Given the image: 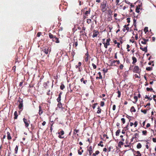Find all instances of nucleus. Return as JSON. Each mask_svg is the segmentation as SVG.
Listing matches in <instances>:
<instances>
[{
  "mask_svg": "<svg viewBox=\"0 0 156 156\" xmlns=\"http://www.w3.org/2000/svg\"><path fill=\"white\" fill-rule=\"evenodd\" d=\"M62 92H61L58 95V97L57 99V102L58 103H59V102H61V95L62 94Z\"/></svg>",
  "mask_w": 156,
  "mask_h": 156,
  "instance_id": "obj_10",
  "label": "nucleus"
},
{
  "mask_svg": "<svg viewBox=\"0 0 156 156\" xmlns=\"http://www.w3.org/2000/svg\"><path fill=\"white\" fill-rule=\"evenodd\" d=\"M18 146L16 145L15 149V153L17 154V151L18 150Z\"/></svg>",
  "mask_w": 156,
  "mask_h": 156,
  "instance_id": "obj_35",
  "label": "nucleus"
},
{
  "mask_svg": "<svg viewBox=\"0 0 156 156\" xmlns=\"http://www.w3.org/2000/svg\"><path fill=\"white\" fill-rule=\"evenodd\" d=\"M58 133V137L60 139H63L64 138V136L63 135H64L65 133L64 131L61 129L59 130Z\"/></svg>",
  "mask_w": 156,
  "mask_h": 156,
  "instance_id": "obj_2",
  "label": "nucleus"
},
{
  "mask_svg": "<svg viewBox=\"0 0 156 156\" xmlns=\"http://www.w3.org/2000/svg\"><path fill=\"white\" fill-rule=\"evenodd\" d=\"M129 123H128V124H127V125L124 127V129H125V130H128V126H129Z\"/></svg>",
  "mask_w": 156,
  "mask_h": 156,
  "instance_id": "obj_48",
  "label": "nucleus"
},
{
  "mask_svg": "<svg viewBox=\"0 0 156 156\" xmlns=\"http://www.w3.org/2000/svg\"><path fill=\"white\" fill-rule=\"evenodd\" d=\"M88 60V57H85V61L86 62H87V61Z\"/></svg>",
  "mask_w": 156,
  "mask_h": 156,
  "instance_id": "obj_62",
  "label": "nucleus"
},
{
  "mask_svg": "<svg viewBox=\"0 0 156 156\" xmlns=\"http://www.w3.org/2000/svg\"><path fill=\"white\" fill-rule=\"evenodd\" d=\"M133 71L136 73H139L140 72L141 70L138 66H135L133 69Z\"/></svg>",
  "mask_w": 156,
  "mask_h": 156,
  "instance_id": "obj_4",
  "label": "nucleus"
},
{
  "mask_svg": "<svg viewBox=\"0 0 156 156\" xmlns=\"http://www.w3.org/2000/svg\"><path fill=\"white\" fill-rule=\"evenodd\" d=\"M79 129H75L74 130L73 133L76 134V133L79 132Z\"/></svg>",
  "mask_w": 156,
  "mask_h": 156,
  "instance_id": "obj_38",
  "label": "nucleus"
},
{
  "mask_svg": "<svg viewBox=\"0 0 156 156\" xmlns=\"http://www.w3.org/2000/svg\"><path fill=\"white\" fill-rule=\"evenodd\" d=\"M41 49H42L41 51L44 52L45 54H48L49 49V47H43L42 48H41Z\"/></svg>",
  "mask_w": 156,
  "mask_h": 156,
  "instance_id": "obj_3",
  "label": "nucleus"
},
{
  "mask_svg": "<svg viewBox=\"0 0 156 156\" xmlns=\"http://www.w3.org/2000/svg\"><path fill=\"white\" fill-rule=\"evenodd\" d=\"M87 22L88 24H89L91 22V20L90 19H88L87 20Z\"/></svg>",
  "mask_w": 156,
  "mask_h": 156,
  "instance_id": "obj_46",
  "label": "nucleus"
},
{
  "mask_svg": "<svg viewBox=\"0 0 156 156\" xmlns=\"http://www.w3.org/2000/svg\"><path fill=\"white\" fill-rule=\"evenodd\" d=\"M124 1L125 2V3H126V4H129V5L130 4L131 7H134V5H133L132 3H131L130 2H129L128 1H127L126 0H124Z\"/></svg>",
  "mask_w": 156,
  "mask_h": 156,
  "instance_id": "obj_18",
  "label": "nucleus"
},
{
  "mask_svg": "<svg viewBox=\"0 0 156 156\" xmlns=\"http://www.w3.org/2000/svg\"><path fill=\"white\" fill-rule=\"evenodd\" d=\"M105 105V103L104 101H101L100 102V105L101 106L103 107Z\"/></svg>",
  "mask_w": 156,
  "mask_h": 156,
  "instance_id": "obj_44",
  "label": "nucleus"
},
{
  "mask_svg": "<svg viewBox=\"0 0 156 156\" xmlns=\"http://www.w3.org/2000/svg\"><path fill=\"white\" fill-rule=\"evenodd\" d=\"M123 67H124V66H123V65H122V64H121L119 66V69H120L122 70L123 69Z\"/></svg>",
  "mask_w": 156,
  "mask_h": 156,
  "instance_id": "obj_42",
  "label": "nucleus"
},
{
  "mask_svg": "<svg viewBox=\"0 0 156 156\" xmlns=\"http://www.w3.org/2000/svg\"><path fill=\"white\" fill-rule=\"evenodd\" d=\"M142 147V145L140 143H138L136 146V147L138 149H140V148Z\"/></svg>",
  "mask_w": 156,
  "mask_h": 156,
  "instance_id": "obj_28",
  "label": "nucleus"
},
{
  "mask_svg": "<svg viewBox=\"0 0 156 156\" xmlns=\"http://www.w3.org/2000/svg\"><path fill=\"white\" fill-rule=\"evenodd\" d=\"M145 98H147L148 100H152V98H150V97H148L147 95H146L145 97Z\"/></svg>",
  "mask_w": 156,
  "mask_h": 156,
  "instance_id": "obj_50",
  "label": "nucleus"
},
{
  "mask_svg": "<svg viewBox=\"0 0 156 156\" xmlns=\"http://www.w3.org/2000/svg\"><path fill=\"white\" fill-rule=\"evenodd\" d=\"M124 143L121 141H120L119 142V144L118 145V146L120 147H121V145H123Z\"/></svg>",
  "mask_w": 156,
  "mask_h": 156,
  "instance_id": "obj_26",
  "label": "nucleus"
},
{
  "mask_svg": "<svg viewBox=\"0 0 156 156\" xmlns=\"http://www.w3.org/2000/svg\"><path fill=\"white\" fill-rule=\"evenodd\" d=\"M60 88L61 90H63L65 88V86L63 83H61V85L60 86Z\"/></svg>",
  "mask_w": 156,
  "mask_h": 156,
  "instance_id": "obj_31",
  "label": "nucleus"
},
{
  "mask_svg": "<svg viewBox=\"0 0 156 156\" xmlns=\"http://www.w3.org/2000/svg\"><path fill=\"white\" fill-rule=\"evenodd\" d=\"M99 34V32L98 31L94 30L93 31V34L92 36L93 38L97 37Z\"/></svg>",
  "mask_w": 156,
  "mask_h": 156,
  "instance_id": "obj_7",
  "label": "nucleus"
},
{
  "mask_svg": "<svg viewBox=\"0 0 156 156\" xmlns=\"http://www.w3.org/2000/svg\"><path fill=\"white\" fill-rule=\"evenodd\" d=\"M138 125V122L137 121H135L134 123V125L135 126V127H136L137 125Z\"/></svg>",
  "mask_w": 156,
  "mask_h": 156,
  "instance_id": "obj_49",
  "label": "nucleus"
},
{
  "mask_svg": "<svg viewBox=\"0 0 156 156\" xmlns=\"http://www.w3.org/2000/svg\"><path fill=\"white\" fill-rule=\"evenodd\" d=\"M89 55L88 54V51L87 52V53L85 54V56L86 57H88L89 56Z\"/></svg>",
  "mask_w": 156,
  "mask_h": 156,
  "instance_id": "obj_57",
  "label": "nucleus"
},
{
  "mask_svg": "<svg viewBox=\"0 0 156 156\" xmlns=\"http://www.w3.org/2000/svg\"><path fill=\"white\" fill-rule=\"evenodd\" d=\"M120 132V129L118 130L116 132L115 135L116 136H119V133Z\"/></svg>",
  "mask_w": 156,
  "mask_h": 156,
  "instance_id": "obj_29",
  "label": "nucleus"
},
{
  "mask_svg": "<svg viewBox=\"0 0 156 156\" xmlns=\"http://www.w3.org/2000/svg\"><path fill=\"white\" fill-rule=\"evenodd\" d=\"M134 154L135 156H141V154L139 151H134Z\"/></svg>",
  "mask_w": 156,
  "mask_h": 156,
  "instance_id": "obj_11",
  "label": "nucleus"
},
{
  "mask_svg": "<svg viewBox=\"0 0 156 156\" xmlns=\"http://www.w3.org/2000/svg\"><path fill=\"white\" fill-rule=\"evenodd\" d=\"M7 139L8 140H10L12 138L11 136L10 135V133L9 132H7Z\"/></svg>",
  "mask_w": 156,
  "mask_h": 156,
  "instance_id": "obj_19",
  "label": "nucleus"
},
{
  "mask_svg": "<svg viewBox=\"0 0 156 156\" xmlns=\"http://www.w3.org/2000/svg\"><path fill=\"white\" fill-rule=\"evenodd\" d=\"M92 66L93 67V68L94 69H96L97 68V66H96L94 64V63H93L92 64Z\"/></svg>",
  "mask_w": 156,
  "mask_h": 156,
  "instance_id": "obj_47",
  "label": "nucleus"
},
{
  "mask_svg": "<svg viewBox=\"0 0 156 156\" xmlns=\"http://www.w3.org/2000/svg\"><path fill=\"white\" fill-rule=\"evenodd\" d=\"M57 106L58 108H61L62 110L64 108L63 107V105L61 103V102H59V103H58V104L57 105Z\"/></svg>",
  "mask_w": 156,
  "mask_h": 156,
  "instance_id": "obj_13",
  "label": "nucleus"
},
{
  "mask_svg": "<svg viewBox=\"0 0 156 156\" xmlns=\"http://www.w3.org/2000/svg\"><path fill=\"white\" fill-rule=\"evenodd\" d=\"M117 93L118 94V98H120L121 96V92L120 91L118 90L117 92Z\"/></svg>",
  "mask_w": 156,
  "mask_h": 156,
  "instance_id": "obj_41",
  "label": "nucleus"
},
{
  "mask_svg": "<svg viewBox=\"0 0 156 156\" xmlns=\"http://www.w3.org/2000/svg\"><path fill=\"white\" fill-rule=\"evenodd\" d=\"M144 32H145V33L147 32L148 31V27H145L144 29Z\"/></svg>",
  "mask_w": 156,
  "mask_h": 156,
  "instance_id": "obj_52",
  "label": "nucleus"
},
{
  "mask_svg": "<svg viewBox=\"0 0 156 156\" xmlns=\"http://www.w3.org/2000/svg\"><path fill=\"white\" fill-rule=\"evenodd\" d=\"M132 59L133 60V62H132V64H135L136 62L137 61V59L136 58L134 57H132Z\"/></svg>",
  "mask_w": 156,
  "mask_h": 156,
  "instance_id": "obj_16",
  "label": "nucleus"
},
{
  "mask_svg": "<svg viewBox=\"0 0 156 156\" xmlns=\"http://www.w3.org/2000/svg\"><path fill=\"white\" fill-rule=\"evenodd\" d=\"M133 25H134L135 26H136V20L135 19H134L133 20Z\"/></svg>",
  "mask_w": 156,
  "mask_h": 156,
  "instance_id": "obj_56",
  "label": "nucleus"
},
{
  "mask_svg": "<svg viewBox=\"0 0 156 156\" xmlns=\"http://www.w3.org/2000/svg\"><path fill=\"white\" fill-rule=\"evenodd\" d=\"M121 120L122 121L123 124H124L125 123V119L124 118H122L121 119Z\"/></svg>",
  "mask_w": 156,
  "mask_h": 156,
  "instance_id": "obj_45",
  "label": "nucleus"
},
{
  "mask_svg": "<svg viewBox=\"0 0 156 156\" xmlns=\"http://www.w3.org/2000/svg\"><path fill=\"white\" fill-rule=\"evenodd\" d=\"M41 33L40 32H38L37 34V37H39L41 35Z\"/></svg>",
  "mask_w": 156,
  "mask_h": 156,
  "instance_id": "obj_51",
  "label": "nucleus"
},
{
  "mask_svg": "<svg viewBox=\"0 0 156 156\" xmlns=\"http://www.w3.org/2000/svg\"><path fill=\"white\" fill-rule=\"evenodd\" d=\"M141 112H143V113H144V114H145L147 113V110L144 109V110H143V109H141Z\"/></svg>",
  "mask_w": 156,
  "mask_h": 156,
  "instance_id": "obj_32",
  "label": "nucleus"
},
{
  "mask_svg": "<svg viewBox=\"0 0 156 156\" xmlns=\"http://www.w3.org/2000/svg\"><path fill=\"white\" fill-rule=\"evenodd\" d=\"M127 22L128 23H129L130 22V18H127Z\"/></svg>",
  "mask_w": 156,
  "mask_h": 156,
  "instance_id": "obj_60",
  "label": "nucleus"
},
{
  "mask_svg": "<svg viewBox=\"0 0 156 156\" xmlns=\"http://www.w3.org/2000/svg\"><path fill=\"white\" fill-rule=\"evenodd\" d=\"M98 110L97 111V113L98 114H99L101 113V109L100 108L99 106H98Z\"/></svg>",
  "mask_w": 156,
  "mask_h": 156,
  "instance_id": "obj_25",
  "label": "nucleus"
},
{
  "mask_svg": "<svg viewBox=\"0 0 156 156\" xmlns=\"http://www.w3.org/2000/svg\"><path fill=\"white\" fill-rule=\"evenodd\" d=\"M146 90L148 91H153V89L152 88H149V87H147L146 88Z\"/></svg>",
  "mask_w": 156,
  "mask_h": 156,
  "instance_id": "obj_27",
  "label": "nucleus"
},
{
  "mask_svg": "<svg viewBox=\"0 0 156 156\" xmlns=\"http://www.w3.org/2000/svg\"><path fill=\"white\" fill-rule=\"evenodd\" d=\"M140 8H139L138 6H137L136 9V11L137 13H139L140 12L139 9Z\"/></svg>",
  "mask_w": 156,
  "mask_h": 156,
  "instance_id": "obj_36",
  "label": "nucleus"
},
{
  "mask_svg": "<svg viewBox=\"0 0 156 156\" xmlns=\"http://www.w3.org/2000/svg\"><path fill=\"white\" fill-rule=\"evenodd\" d=\"M98 105V103H96L94 104L92 106L93 108L94 109L95 108L96 106Z\"/></svg>",
  "mask_w": 156,
  "mask_h": 156,
  "instance_id": "obj_43",
  "label": "nucleus"
},
{
  "mask_svg": "<svg viewBox=\"0 0 156 156\" xmlns=\"http://www.w3.org/2000/svg\"><path fill=\"white\" fill-rule=\"evenodd\" d=\"M23 120L24 123L25 124V127L27 128L29 126V123H30V121L29 120H28L25 118H24L23 119Z\"/></svg>",
  "mask_w": 156,
  "mask_h": 156,
  "instance_id": "obj_5",
  "label": "nucleus"
},
{
  "mask_svg": "<svg viewBox=\"0 0 156 156\" xmlns=\"http://www.w3.org/2000/svg\"><path fill=\"white\" fill-rule=\"evenodd\" d=\"M111 41V39L110 38H108L106 40V42L105 43L107 45H110V41Z\"/></svg>",
  "mask_w": 156,
  "mask_h": 156,
  "instance_id": "obj_23",
  "label": "nucleus"
},
{
  "mask_svg": "<svg viewBox=\"0 0 156 156\" xmlns=\"http://www.w3.org/2000/svg\"><path fill=\"white\" fill-rule=\"evenodd\" d=\"M106 7V4L104 2H102L101 5V10L103 11H105Z\"/></svg>",
  "mask_w": 156,
  "mask_h": 156,
  "instance_id": "obj_8",
  "label": "nucleus"
},
{
  "mask_svg": "<svg viewBox=\"0 0 156 156\" xmlns=\"http://www.w3.org/2000/svg\"><path fill=\"white\" fill-rule=\"evenodd\" d=\"M92 147L91 146H90L88 149V150L89 152V155L90 156L92 153Z\"/></svg>",
  "mask_w": 156,
  "mask_h": 156,
  "instance_id": "obj_14",
  "label": "nucleus"
},
{
  "mask_svg": "<svg viewBox=\"0 0 156 156\" xmlns=\"http://www.w3.org/2000/svg\"><path fill=\"white\" fill-rule=\"evenodd\" d=\"M52 41H55L56 43H59V42L58 39L56 37H55V38H54V39H53Z\"/></svg>",
  "mask_w": 156,
  "mask_h": 156,
  "instance_id": "obj_17",
  "label": "nucleus"
},
{
  "mask_svg": "<svg viewBox=\"0 0 156 156\" xmlns=\"http://www.w3.org/2000/svg\"><path fill=\"white\" fill-rule=\"evenodd\" d=\"M39 114L40 115H41L43 113V111L42 110L41 108V106H39Z\"/></svg>",
  "mask_w": 156,
  "mask_h": 156,
  "instance_id": "obj_15",
  "label": "nucleus"
},
{
  "mask_svg": "<svg viewBox=\"0 0 156 156\" xmlns=\"http://www.w3.org/2000/svg\"><path fill=\"white\" fill-rule=\"evenodd\" d=\"M152 140L153 142H154V143H156V137L155 138H152Z\"/></svg>",
  "mask_w": 156,
  "mask_h": 156,
  "instance_id": "obj_61",
  "label": "nucleus"
},
{
  "mask_svg": "<svg viewBox=\"0 0 156 156\" xmlns=\"http://www.w3.org/2000/svg\"><path fill=\"white\" fill-rule=\"evenodd\" d=\"M152 68L150 67H147L146 68V70L149 71H151L152 70Z\"/></svg>",
  "mask_w": 156,
  "mask_h": 156,
  "instance_id": "obj_34",
  "label": "nucleus"
},
{
  "mask_svg": "<svg viewBox=\"0 0 156 156\" xmlns=\"http://www.w3.org/2000/svg\"><path fill=\"white\" fill-rule=\"evenodd\" d=\"M116 108V106L115 105H113L112 107V110L114 111L115 110Z\"/></svg>",
  "mask_w": 156,
  "mask_h": 156,
  "instance_id": "obj_59",
  "label": "nucleus"
},
{
  "mask_svg": "<svg viewBox=\"0 0 156 156\" xmlns=\"http://www.w3.org/2000/svg\"><path fill=\"white\" fill-rule=\"evenodd\" d=\"M147 46L146 47H145L144 48H143L142 46H141L140 47V49L142 51H144L145 53L147 52Z\"/></svg>",
  "mask_w": 156,
  "mask_h": 156,
  "instance_id": "obj_12",
  "label": "nucleus"
},
{
  "mask_svg": "<svg viewBox=\"0 0 156 156\" xmlns=\"http://www.w3.org/2000/svg\"><path fill=\"white\" fill-rule=\"evenodd\" d=\"M130 48V46L129 44L127 45V49L128 51H130V50L129 49V48Z\"/></svg>",
  "mask_w": 156,
  "mask_h": 156,
  "instance_id": "obj_53",
  "label": "nucleus"
},
{
  "mask_svg": "<svg viewBox=\"0 0 156 156\" xmlns=\"http://www.w3.org/2000/svg\"><path fill=\"white\" fill-rule=\"evenodd\" d=\"M103 143V142L102 141H101L98 144V146H101V147H103V145L102 144Z\"/></svg>",
  "mask_w": 156,
  "mask_h": 156,
  "instance_id": "obj_37",
  "label": "nucleus"
},
{
  "mask_svg": "<svg viewBox=\"0 0 156 156\" xmlns=\"http://www.w3.org/2000/svg\"><path fill=\"white\" fill-rule=\"evenodd\" d=\"M119 0H116V5H119Z\"/></svg>",
  "mask_w": 156,
  "mask_h": 156,
  "instance_id": "obj_54",
  "label": "nucleus"
},
{
  "mask_svg": "<svg viewBox=\"0 0 156 156\" xmlns=\"http://www.w3.org/2000/svg\"><path fill=\"white\" fill-rule=\"evenodd\" d=\"M14 119H17V117L18 116V113H17V111H15L14 112Z\"/></svg>",
  "mask_w": 156,
  "mask_h": 156,
  "instance_id": "obj_21",
  "label": "nucleus"
},
{
  "mask_svg": "<svg viewBox=\"0 0 156 156\" xmlns=\"http://www.w3.org/2000/svg\"><path fill=\"white\" fill-rule=\"evenodd\" d=\"M142 40V41H141V43L142 44H147V42L149 41L148 39H145V38H144L143 37L141 39H140L139 41H140L141 40Z\"/></svg>",
  "mask_w": 156,
  "mask_h": 156,
  "instance_id": "obj_6",
  "label": "nucleus"
},
{
  "mask_svg": "<svg viewBox=\"0 0 156 156\" xmlns=\"http://www.w3.org/2000/svg\"><path fill=\"white\" fill-rule=\"evenodd\" d=\"M142 133L144 135H146L147 134V131L146 130H143L142 131Z\"/></svg>",
  "mask_w": 156,
  "mask_h": 156,
  "instance_id": "obj_40",
  "label": "nucleus"
},
{
  "mask_svg": "<svg viewBox=\"0 0 156 156\" xmlns=\"http://www.w3.org/2000/svg\"><path fill=\"white\" fill-rule=\"evenodd\" d=\"M150 126H151L150 124L149 123H148L146 125V127L148 128V127H149Z\"/></svg>",
  "mask_w": 156,
  "mask_h": 156,
  "instance_id": "obj_64",
  "label": "nucleus"
},
{
  "mask_svg": "<svg viewBox=\"0 0 156 156\" xmlns=\"http://www.w3.org/2000/svg\"><path fill=\"white\" fill-rule=\"evenodd\" d=\"M134 99L135 100V102H133L134 103H135L138 100V98L136 96H134Z\"/></svg>",
  "mask_w": 156,
  "mask_h": 156,
  "instance_id": "obj_33",
  "label": "nucleus"
},
{
  "mask_svg": "<svg viewBox=\"0 0 156 156\" xmlns=\"http://www.w3.org/2000/svg\"><path fill=\"white\" fill-rule=\"evenodd\" d=\"M98 74L99 76V79H102V76L101 75V73L100 72H99L98 73Z\"/></svg>",
  "mask_w": 156,
  "mask_h": 156,
  "instance_id": "obj_39",
  "label": "nucleus"
},
{
  "mask_svg": "<svg viewBox=\"0 0 156 156\" xmlns=\"http://www.w3.org/2000/svg\"><path fill=\"white\" fill-rule=\"evenodd\" d=\"M80 33H82V35H83V34H84V33H85V35H86V33H85V32H83V30H81V31H80Z\"/></svg>",
  "mask_w": 156,
  "mask_h": 156,
  "instance_id": "obj_58",
  "label": "nucleus"
},
{
  "mask_svg": "<svg viewBox=\"0 0 156 156\" xmlns=\"http://www.w3.org/2000/svg\"><path fill=\"white\" fill-rule=\"evenodd\" d=\"M103 44H104V47L105 48H107L108 47V45H107L105 43V42H103Z\"/></svg>",
  "mask_w": 156,
  "mask_h": 156,
  "instance_id": "obj_55",
  "label": "nucleus"
},
{
  "mask_svg": "<svg viewBox=\"0 0 156 156\" xmlns=\"http://www.w3.org/2000/svg\"><path fill=\"white\" fill-rule=\"evenodd\" d=\"M103 71L104 72V73H106L107 72L108 69H103Z\"/></svg>",
  "mask_w": 156,
  "mask_h": 156,
  "instance_id": "obj_63",
  "label": "nucleus"
},
{
  "mask_svg": "<svg viewBox=\"0 0 156 156\" xmlns=\"http://www.w3.org/2000/svg\"><path fill=\"white\" fill-rule=\"evenodd\" d=\"M90 9H89L88 11H87L85 13V15L87 16H88V14H90Z\"/></svg>",
  "mask_w": 156,
  "mask_h": 156,
  "instance_id": "obj_22",
  "label": "nucleus"
},
{
  "mask_svg": "<svg viewBox=\"0 0 156 156\" xmlns=\"http://www.w3.org/2000/svg\"><path fill=\"white\" fill-rule=\"evenodd\" d=\"M17 103L19 104V109L22 111L23 109V100L19 97L17 101Z\"/></svg>",
  "mask_w": 156,
  "mask_h": 156,
  "instance_id": "obj_1",
  "label": "nucleus"
},
{
  "mask_svg": "<svg viewBox=\"0 0 156 156\" xmlns=\"http://www.w3.org/2000/svg\"><path fill=\"white\" fill-rule=\"evenodd\" d=\"M73 47H76H76L77 46L78 44V40L77 39L75 40L74 39H73Z\"/></svg>",
  "mask_w": 156,
  "mask_h": 156,
  "instance_id": "obj_9",
  "label": "nucleus"
},
{
  "mask_svg": "<svg viewBox=\"0 0 156 156\" xmlns=\"http://www.w3.org/2000/svg\"><path fill=\"white\" fill-rule=\"evenodd\" d=\"M48 36L49 37L50 39L53 38V37H54V36L53 34H52L51 33H48Z\"/></svg>",
  "mask_w": 156,
  "mask_h": 156,
  "instance_id": "obj_30",
  "label": "nucleus"
},
{
  "mask_svg": "<svg viewBox=\"0 0 156 156\" xmlns=\"http://www.w3.org/2000/svg\"><path fill=\"white\" fill-rule=\"evenodd\" d=\"M80 81L81 82H83V83L85 84L87 82V81L86 80H84V78H82L80 79Z\"/></svg>",
  "mask_w": 156,
  "mask_h": 156,
  "instance_id": "obj_24",
  "label": "nucleus"
},
{
  "mask_svg": "<svg viewBox=\"0 0 156 156\" xmlns=\"http://www.w3.org/2000/svg\"><path fill=\"white\" fill-rule=\"evenodd\" d=\"M130 111L131 112H135L136 110L134 106H132L130 108Z\"/></svg>",
  "mask_w": 156,
  "mask_h": 156,
  "instance_id": "obj_20",
  "label": "nucleus"
}]
</instances>
